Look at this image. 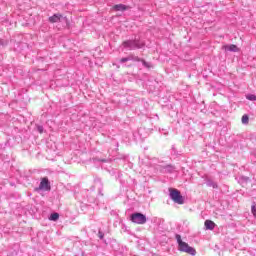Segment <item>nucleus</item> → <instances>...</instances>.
<instances>
[{
	"instance_id": "f257e3e1",
	"label": "nucleus",
	"mask_w": 256,
	"mask_h": 256,
	"mask_svg": "<svg viewBox=\"0 0 256 256\" xmlns=\"http://www.w3.org/2000/svg\"><path fill=\"white\" fill-rule=\"evenodd\" d=\"M176 241L178 243V250H180L182 253H188V255L195 256L197 255V250L195 248L189 246L186 242H183L181 239V235L176 234Z\"/></svg>"
},
{
	"instance_id": "f03ea898",
	"label": "nucleus",
	"mask_w": 256,
	"mask_h": 256,
	"mask_svg": "<svg viewBox=\"0 0 256 256\" xmlns=\"http://www.w3.org/2000/svg\"><path fill=\"white\" fill-rule=\"evenodd\" d=\"M170 199L177 203L178 205H183L185 203V198L181 195V191L176 188H169Z\"/></svg>"
},
{
	"instance_id": "7ed1b4c3",
	"label": "nucleus",
	"mask_w": 256,
	"mask_h": 256,
	"mask_svg": "<svg viewBox=\"0 0 256 256\" xmlns=\"http://www.w3.org/2000/svg\"><path fill=\"white\" fill-rule=\"evenodd\" d=\"M124 49H143L145 47V42H141L139 40H126L122 43Z\"/></svg>"
},
{
	"instance_id": "20e7f679",
	"label": "nucleus",
	"mask_w": 256,
	"mask_h": 256,
	"mask_svg": "<svg viewBox=\"0 0 256 256\" xmlns=\"http://www.w3.org/2000/svg\"><path fill=\"white\" fill-rule=\"evenodd\" d=\"M130 221L136 225H145L147 223V216L143 213L136 212L131 214Z\"/></svg>"
},
{
	"instance_id": "39448f33",
	"label": "nucleus",
	"mask_w": 256,
	"mask_h": 256,
	"mask_svg": "<svg viewBox=\"0 0 256 256\" xmlns=\"http://www.w3.org/2000/svg\"><path fill=\"white\" fill-rule=\"evenodd\" d=\"M36 191H51V184L49 183V178H42L39 187L36 188Z\"/></svg>"
},
{
	"instance_id": "423d86ee",
	"label": "nucleus",
	"mask_w": 256,
	"mask_h": 256,
	"mask_svg": "<svg viewBox=\"0 0 256 256\" xmlns=\"http://www.w3.org/2000/svg\"><path fill=\"white\" fill-rule=\"evenodd\" d=\"M130 61H136L141 62L142 65H144L147 69H151V64H149L145 59L139 58L138 56H135L133 54H130L129 56Z\"/></svg>"
},
{
	"instance_id": "0eeeda50",
	"label": "nucleus",
	"mask_w": 256,
	"mask_h": 256,
	"mask_svg": "<svg viewBox=\"0 0 256 256\" xmlns=\"http://www.w3.org/2000/svg\"><path fill=\"white\" fill-rule=\"evenodd\" d=\"M223 51H230L232 53H238L239 47L235 44H230V45H224L222 46Z\"/></svg>"
},
{
	"instance_id": "6e6552de",
	"label": "nucleus",
	"mask_w": 256,
	"mask_h": 256,
	"mask_svg": "<svg viewBox=\"0 0 256 256\" xmlns=\"http://www.w3.org/2000/svg\"><path fill=\"white\" fill-rule=\"evenodd\" d=\"M61 19H63V15L58 13V14H54L53 16H50L48 18V21H49V23H59L61 21Z\"/></svg>"
},
{
	"instance_id": "1a4fd4ad",
	"label": "nucleus",
	"mask_w": 256,
	"mask_h": 256,
	"mask_svg": "<svg viewBox=\"0 0 256 256\" xmlns=\"http://www.w3.org/2000/svg\"><path fill=\"white\" fill-rule=\"evenodd\" d=\"M205 228L208 229L209 231H213V229H215V222L211 221V220H206L204 222Z\"/></svg>"
},
{
	"instance_id": "9d476101",
	"label": "nucleus",
	"mask_w": 256,
	"mask_h": 256,
	"mask_svg": "<svg viewBox=\"0 0 256 256\" xmlns=\"http://www.w3.org/2000/svg\"><path fill=\"white\" fill-rule=\"evenodd\" d=\"M113 9L114 11H127V7L124 4H116Z\"/></svg>"
},
{
	"instance_id": "9b49d317",
	"label": "nucleus",
	"mask_w": 256,
	"mask_h": 256,
	"mask_svg": "<svg viewBox=\"0 0 256 256\" xmlns=\"http://www.w3.org/2000/svg\"><path fill=\"white\" fill-rule=\"evenodd\" d=\"M50 221H58L59 220V213L55 212L52 213L49 217Z\"/></svg>"
},
{
	"instance_id": "f8f14e48",
	"label": "nucleus",
	"mask_w": 256,
	"mask_h": 256,
	"mask_svg": "<svg viewBox=\"0 0 256 256\" xmlns=\"http://www.w3.org/2000/svg\"><path fill=\"white\" fill-rule=\"evenodd\" d=\"M242 123L243 125H249V116L247 114L242 116Z\"/></svg>"
},
{
	"instance_id": "ddd939ff",
	"label": "nucleus",
	"mask_w": 256,
	"mask_h": 256,
	"mask_svg": "<svg viewBox=\"0 0 256 256\" xmlns=\"http://www.w3.org/2000/svg\"><path fill=\"white\" fill-rule=\"evenodd\" d=\"M207 185L208 187H213V189H217L219 187V185H217V183L213 181H208Z\"/></svg>"
},
{
	"instance_id": "4468645a",
	"label": "nucleus",
	"mask_w": 256,
	"mask_h": 256,
	"mask_svg": "<svg viewBox=\"0 0 256 256\" xmlns=\"http://www.w3.org/2000/svg\"><path fill=\"white\" fill-rule=\"evenodd\" d=\"M246 99H248V101H256V95L248 94V95H246Z\"/></svg>"
},
{
	"instance_id": "2eb2a0df",
	"label": "nucleus",
	"mask_w": 256,
	"mask_h": 256,
	"mask_svg": "<svg viewBox=\"0 0 256 256\" xmlns=\"http://www.w3.org/2000/svg\"><path fill=\"white\" fill-rule=\"evenodd\" d=\"M165 169L168 173H173V171H175V167L171 165L166 166Z\"/></svg>"
},
{
	"instance_id": "dca6fc26",
	"label": "nucleus",
	"mask_w": 256,
	"mask_h": 256,
	"mask_svg": "<svg viewBox=\"0 0 256 256\" xmlns=\"http://www.w3.org/2000/svg\"><path fill=\"white\" fill-rule=\"evenodd\" d=\"M251 211H252L253 216L256 218V205H253L251 207Z\"/></svg>"
},
{
	"instance_id": "f3484780",
	"label": "nucleus",
	"mask_w": 256,
	"mask_h": 256,
	"mask_svg": "<svg viewBox=\"0 0 256 256\" xmlns=\"http://www.w3.org/2000/svg\"><path fill=\"white\" fill-rule=\"evenodd\" d=\"M127 61H130L129 56H128V57H125V58L120 59V63H127Z\"/></svg>"
},
{
	"instance_id": "a211bd4d",
	"label": "nucleus",
	"mask_w": 256,
	"mask_h": 256,
	"mask_svg": "<svg viewBox=\"0 0 256 256\" xmlns=\"http://www.w3.org/2000/svg\"><path fill=\"white\" fill-rule=\"evenodd\" d=\"M98 236H99V239H103L105 237V234H103V232L99 231Z\"/></svg>"
},
{
	"instance_id": "6ab92c4d",
	"label": "nucleus",
	"mask_w": 256,
	"mask_h": 256,
	"mask_svg": "<svg viewBox=\"0 0 256 256\" xmlns=\"http://www.w3.org/2000/svg\"><path fill=\"white\" fill-rule=\"evenodd\" d=\"M37 131H38L39 133H43V126H38V127H37Z\"/></svg>"
},
{
	"instance_id": "aec40b11",
	"label": "nucleus",
	"mask_w": 256,
	"mask_h": 256,
	"mask_svg": "<svg viewBox=\"0 0 256 256\" xmlns=\"http://www.w3.org/2000/svg\"><path fill=\"white\" fill-rule=\"evenodd\" d=\"M5 45V41H3V39L0 38V46Z\"/></svg>"
},
{
	"instance_id": "412c9836",
	"label": "nucleus",
	"mask_w": 256,
	"mask_h": 256,
	"mask_svg": "<svg viewBox=\"0 0 256 256\" xmlns=\"http://www.w3.org/2000/svg\"><path fill=\"white\" fill-rule=\"evenodd\" d=\"M103 163L107 162V160H102Z\"/></svg>"
}]
</instances>
